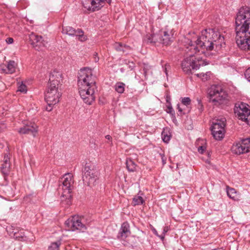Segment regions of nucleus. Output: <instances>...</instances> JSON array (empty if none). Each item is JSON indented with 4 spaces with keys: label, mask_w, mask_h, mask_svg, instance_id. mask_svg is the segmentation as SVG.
Returning a JSON list of instances; mask_svg holds the SVG:
<instances>
[{
    "label": "nucleus",
    "mask_w": 250,
    "mask_h": 250,
    "mask_svg": "<svg viewBox=\"0 0 250 250\" xmlns=\"http://www.w3.org/2000/svg\"><path fill=\"white\" fill-rule=\"evenodd\" d=\"M48 106L46 107V110L48 111H51L52 109V106L54 104H47Z\"/></svg>",
    "instance_id": "37"
},
{
    "label": "nucleus",
    "mask_w": 250,
    "mask_h": 250,
    "mask_svg": "<svg viewBox=\"0 0 250 250\" xmlns=\"http://www.w3.org/2000/svg\"><path fill=\"white\" fill-rule=\"evenodd\" d=\"M125 84L122 82H118L115 85V90L119 93L122 94L125 91Z\"/></svg>",
    "instance_id": "22"
},
{
    "label": "nucleus",
    "mask_w": 250,
    "mask_h": 250,
    "mask_svg": "<svg viewBox=\"0 0 250 250\" xmlns=\"http://www.w3.org/2000/svg\"><path fill=\"white\" fill-rule=\"evenodd\" d=\"M211 73L210 71L207 72L206 73H201L196 74V75L201 78L203 81H206L209 80L211 76Z\"/></svg>",
    "instance_id": "21"
},
{
    "label": "nucleus",
    "mask_w": 250,
    "mask_h": 250,
    "mask_svg": "<svg viewBox=\"0 0 250 250\" xmlns=\"http://www.w3.org/2000/svg\"><path fill=\"white\" fill-rule=\"evenodd\" d=\"M27 134H31L36 137L38 132V126L35 123L28 122L26 124Z\"/></svg>",
    "instance_id": "18"
},
{
    "label": "nucleus",
    "mask_w": 250,
    "mask_h": 250,
    "mask_svg": "<svg viewBox=\"0 0 250 250\" xmlns=\"http://www.w3.org/2000/svg\"><path fill=\"white\" fill-rule=\"evenodd\" d=\"M131 232L129 224L126 222L123 223L118 233V238L124 240L129 236Z\"/></svg>",
    "instance_id": "15"
},
{
    "label": "nucleus",
    "mask_w": 250,
    "mask_h": 250,
    "mask_svg": "<svg viewBox=\"0 0 250 250\" xmlns=\"http://www.w3.org/2000/svg\"><path fill=\"white\" fill-rule=\"evenodd\" d=\"M144 202V200L142 197L140 196H135L133 198L132 204L133 206H137L143 204Z\"/></svg>",
    "instance_id": "25"
},
{
    "label": "nucleus",
    "mask_w": 250,
    "mask_h": 250,
    "mask_svg": "<svg viewBox=\"0 0 250 250\" xmlns=\"http://www.w3.org/2000/svg\"><path fill=\"white\" fill-rule=\"evenodd\" d=\"M177 109H178V111L180 113V114L182 115L183 114L182 112L183 110L182 108L180 106L179 104H177Z\"/></svg>",
    "instance_id": "39"
},
{
    "label": "nucleus",
    "mask_w": 250,
    "mask_h": 250,
    "mask_svg": "<svg viewBox=\"0 0 250 250\" xmlns=\"http://www.w3.org/2000/svg\"><path fill=\"white\" fill-rule=\"evenodd\" d=\"M62 74L61 72L54 71L49 77V83L45 94V100L49 104H56L59 102L61 93L59 88L62 82Z\"/></svg>",
    "instance_id": "4"
},
{
    "label": "nucleus",
    "mask_w": 250,
    "mask_h": 250,
    "mask_svg": "<svg viewBox=\"0 0 250 250\" xmlns=\"http://www.w3.org/2000/svg\"><path fill=\"white\" fill-rule=\"evenodd\" d=\"M105 137L106 139L109 140L111 139V137L109 135H106Z\"/></svg>",
    "instance_id": "42"
},
{
    "label": "nucleus",
    "mask_w": 250,
    "mask_h": 250,
    "mask_svg": "<svg viewBox=\"0 0 250 250\" xmlns=\"http://www.w3.org/2000/svg\"><path fill=\"white\" fill-rule=\"evenodd\" d=\"M181 102L184 105L188 106L190 104L191 100L189 97H184L182 99Z\"/></svg>",
    "instance_id": "30"
},
{
    "label": "nucleus",
    "mask_w": 250,
    "mask_h": 250,
    "mask_svg": "<svg viewBox=\"0 0 250 250\" xmlns=\"http://www.w3.org/2000/svg\"><path fill=\"white\" fill-rule=\"evenodd\" d=\"M227 194L229 198L236 200L237 198V192L234 188H227Z\"/></svg>",
    "instance_id": "23"
},
{
    "label": "nucleus",
    "mask_w": 250,
    "mask_h": 250,
    "mask_svg": "<svg viewBox=\"0 0 250 250\" xmlns=\"http://www.w3.org/2000/svg\"><path fill=\"white\" fill-rule=\"evenodd\" d=\"M226 122V119L223 117L213 120L210 128L212 134L215 140H221L224 138Z\"/></svg>",
    "instance_id": "7"
},
{
    "label": "nucleus",
    "mask_w": 250,
    "mask_h": 250,
    "mask_svg": "<svg viewBox=\"0 0 250 250\" xmlns=\"http://www.w3.org/2000/svg\"><path fill=\"white\" fill-rule=\"evenodd\" d=\"M29 40L31 44L35 48L41 46H45L47 42L42 39V36H38L32 33L29 35Z\"/></svg>",
    "instance_id": "14"
},
{
    "label": "nucleus",
    "mask_w": 250,
    "mask_h": 250,
    "mask_svg": "<svg viewBox=\"0 0 250 250\" xmlns=\"http://www.w3.org/2000/svg\"><path fill=\"white\" fill-rule=\"evenodd\" d=\"M126 165L127 169L129 171H134L136 170V165L130 158H127L126 160Z\"/></svg>",
    "instance_id": "20"
},
{
    "label": "nucleus",
    "mask_w": 250,
    "mask_h": 250,
    "mask_svg": "<svg viewBox=\"0 0 250 250\" xmlns=\"http://www.w3.org/2000/svg\"><path fill=\"white\" fill-rule=\"evenodd\" d=\"M169 228L167 226H166L163 229V234L159 236L162 240H163L165 238V234L168 231Z\"/></svg>",
    "instance_id": "33"
},
{
    "label": "nucleus",
    "mask_w": 250,
    "mask_h": 250,
    "mask_svg": "<svg viewBox=\"0 0 250 250\" xmlns=\"http://www.w3.org/2000/svg\"><path fill=\"white\" fill-rule=\"evenodd\" d=\"M224 250L222 248H220V249H214V250Z\"/></svg>",
    "instance_id": "45"
},
{
    "label": "nucleus",
    "mask_w": 250,
    "mask_h": 250,
    "mask_svg": "<svg viewBox=\"0 0 250 250\" xmlns=\"http://www.w3.org/2000/svg\"><path fill=\"white\" fill-rule=\"evenodd\" d=\"M245 76L246 78L250 82V67L246 70Z\"/></svg>",
    "instance_id": "34"
},
{
    "label": "nucleus",
    "mask_w": 250,
    "mask_h": 250,
    "mask_svg": "<svg viewBox=\"0 0 250 250\" xmlns=\"http://www.w3.org/2000/svg\"><path fill=\"white\" fill-rule=\"evenodd\" d=\"M199 112L201 113L203 110V106L200 102H199Z\"/></svg>",
    "instance_id": "40"
},
{
    "label": "nucleus",
    "mask_w": 250,
    "mask_h": 250,
    "mask_svg": "<svg viewBox=\"0 0 250 250\" xmlns=\"http://www.w3.org/2000/svg\"><path fill=\"white\" fill-rule=\"evenodd\" d=\"M60 245V241L52 243L48 248L49 250H59V248Z\"/></svg>",
    "instance_id": "27"
},
{
    "label": "nucleus",
    "mask_w": 250,
    "mask_h": 250,
    "mask_svg": "<svg viewBox=\"0 0 250 250\" xmlns=\"http://www.w3.org/2000/svg\"><path fill=\"white\" fill-rule=\"evenodd\" d=\"M152 231H153V233H154L155 235H157V236H159V235H158V232H157V230H156L155 229H152Z\"/></svg>",
    "instance_id": "41"
},
{
    "label": "nucleus",
    "mask_w": 250,
    "mask_h": 250,
    "mask_svg": "<svg viewBox=\"0 0 250 250\" xmlns=\"http://www.w3.org/2000/svg\"><path fill=\"white\" fill-rule=\"evenodd\" d=\"M95 55V62H98L99 61V58H97V53H96V54L94 55Z\"/></svg>",
    "instance_id": "44"
},
{
    "label": "nucleus",
    "mask_w": 250,
    "mask_h": 250,
    "mask_svg": "<svg viewBox=\"0 0 250 250\" xmlns=\"http://www.w3.org/2000/svg\"><path fill=\"white\" fill-rule=\"evenodd\" d=\"M206 147L204 146H201L198 147V150L199 153L203 154L205 151Z\"/></svg>",
    "instance_id": "36"
},
{
    "label": "nucleus",
    "mask_w": 250,
    "mask_h": 250,
    "mask_svg": "<svg viewBox=\"0 0 250 250\" xmlns=\"http://www.w3.org/2000/svg\"><path fill=\"white\" fill-rule=\"evenodd\" d=\"M248 104L243 103H238L235 104L234 112L239 120L242 121L246 118L248 113H250Z\"/></svg>",
    "instance_id": "12"
},
{
    "label": "nucleus",
    "mask_w": 250,
    "mask_h": 250,
    "mask_svg": "<svg viewBox=\"0 0 250 250\" xmlns=\"http://www.w3.org/2000/svg\"><path fill=\"white\" fill-rule=\"evenodd\" d=\"M18 132L20 134H27L26 124L23 125V127H20L18 130Z\"/></svg>",
    "instance_id": "32"
},
{
    "label": "nucleus",
    "mask_w": 250,
    "mask_h": 250,
    "mask_svg": "<svg viewBox=\"0 0 250 250\" xmlns=\"http://www.w3.org/2000/svg\"><path fill=\"white\" fill-rule=\"evenodd\" d=\"M62 32L63 34H66L70 36H78V39L81 42L85 41L87 39L86 36L84 35L83 30L79 29L75 30L71 26L63 27Z\"/></svg>",
    "instance_id": "13"
},
{
    "label": "nucleus",
    "mask_w": 250,
    "mask_h": 250,
    "mask_svg": "<svg viewBox=\"0 0 250 250\" xmlns=\"http://www.w3.org/2000/svg\"><path fill=\"white\" fill-rule=\"evenodd\" d=\"M187 57L182 62L183 70L187 74L191 73V70H197L200 66L208 63L200 57H195L196 53L201 52L205 56L209 57L226 47L224 37L218 31L213 29H205L194 42L185 38Z\"/></svg>",
    "instance_id": "1"
},
{
    "label": "nucleus",
    "mask_w": 250,
    "mask_h": 250,
    "mask_svg": "<svg viewBox=\"0 0 250 250\" xmlns=\"http://www.w3.org/2000/svg\"><path fill=\"white\" fill-rule=\"evenodd\" d=\"M110 3L111 0H83V6L89 11L94 12L100 9L104 5L105 1Z\"/></svg>",
    "instance_id": "10"
},
{
    "label": "nucleus",
    "mask_w": 250,
    "mask_h": 250,
    "mask_svg": "<svg viewBox=\"0 0 250 250\" xmlns=\"http://www.w3.org/2000/svg\"><path fill=\"white\" fill-rule=\"evenodd\" d=\"M10 168V164L9 162V158L5 154L4 157L3 162L0 167V171L4 176L9 174Z\"/></svg>",
    "instance_id": "17"
},
{
    "label": "nucleus",
    "mask_w": 250,
    "mask_h": 250,
    "mask_svg": "<svg viewBox=\"0 0 250 250\" xmlns=\"http://www.w3.org/2000/svg\"><path fill=\"white\" fill-rule=\"evenodd\" d=\"M163 162L164 164L166 163V162H165V160H163Z\"/></svg>",
    "instance_id": "46"
},
{
    "label": "nucleus",
    "mask_w": 250,
    "mask_h": 250,
    "mask_svg": "<svg viewBox=\"0 0 250 250\" xmlns=\"http://www.w3.org/2000/svg\"><path fill=\"white\" fill-rule=\"evenodd\" d=\"M236 42L241 49L250 50V7H241L235 17Z\"/></svg>",
    "instance_id": "2"
},
{
    "label": "nucleus",
    "mask_w": 250,
    "mask_h": 250,
    "mask_svg": "<svg viewBox=\"0 0 250 250\" xmlns=\"http://www.w3.org/2000/svg\"><path fill=\"white\" fill-rule=\"evenodd\" d=\"M231 151L233 153L240 155L241 154L247 153L248 151L246 149H244L243 146L241 143L239 142L234 144L231 147Z\"/></svg>",
    "instance_id": "19"
},
{
    "label": "nucleus",
    "mask_w": 250,
    "mask_h": 250,
    "mask_svg": "<svg viewBox=\"0 0 250 250\" xmlns=\"http://www.w3.org/2000/svg\"><path fill=\"white\" fill-rule=\"evenodd\" d=\"M78 85L81 98L84 103L90 105L95 100V91L97 89L96 78L93 75L91 69L84 68L79 73Z\"/></svg>",
    "instance_id": "3"
},
{
    "label": "nucleus",
    "mask_w": 250,
    "mask_h": 250,
    "mask_svg": "<svg viewBox=\"0 0 250 250\" xmlns=\"http://www.w3.org/2000/svg\"><path fill=\"white\" fill-rule=\"evenodd\" d=\"M114 48L118 51L124 52L125 51V49L128 48L129 47L128 46H123L122 44L119 42H116L114 44Z\"/></svg>",
    "instance_id": "26"
},
{
    "label": "nucleus",
    "mask_w": 250,
    "mask_h": 250,
    "mask_svg": "<svg viewBox=\"0 0 250 250\" xmlns=\"http://www.w3.org/2000/svg\"><path fill=\"white\" fill-rule=\"evenodd\" d=\"M60 185V188H62V192L61 195V201L67 205L70 204L71 198V192L72 189V186L74 184L73 175L70 173L65 174L61 178Z\"/></svg>",
    "instance_id": "6"
},
{
    "label": "nucleus",
    "mask_w": 250,
    "mask_h": 250,
    "mask_svg": "<svg viewBox=\"0 0 250 250\" xmlns=\"http://www.w3.org/2000/svg\"><path fill=\"white\" fill-rule=\"evenodd\" d=\"M175 31L173 29L167 26L160 31V42L165 45H168L173 41Z\"/></svg>",
    "instance_id": "11"
},
{
    "label": "nucleus",
    "mask_w": 250,
    "mask_h": 250,
    "mask_svg": "<svg viewBox=\"0 0 250 250\" xmlns=\"http://www.w3.org/2000/svg\"><path fill=\"white\" fill-rule=\"evenodd\" d=\"M162 137L163 140L165 143H167L170 138V136L167 135L165 131H163L162 133Z\"/></svg>",
    "instance_id": "31"
},
{
    "label": "nucleus",
    "mask_w": 250,
    "mask_h": 250,
    "mask_svg": "<svg viewBox=\"0 0 250 250\" xmlns=\"http://www.w3.org/2000/svg\"><path fill=\"white\" fill-rule=\"evenodd\" d=\"M17 91L21 92L22 93H26L27 92V87L24 84H21L19 86Z\"/></svg>",
    "instance_id": "29"
},
{
    "label": "nucleus",
    "mask_w": 250,
    "mask_h": 250,
    "mask_svg": "<svg viewBox=\"0 0 250 250\" xmlns=\"http://www.w3.org/2000/svg\"><path fill=\"white\" fill-rule=\"evenodd\" d=\"M17 64L14 61H10L6 65H0V69L4 73L12 74L16 71Z\"/></svg>",
    "instance_id": "16"
},
{
    "label": "nucleus",
    "mask_w": 250,
    "mask_h": 250,
    "mask_svg": "<svg viewBox=\"0 0 250 250\" xmlns=\"http://www.w3.org/2000/svg\"><path fill=\"white\" fill-rule=\"evenodd\" d=\"M130 66L133 67V65H132V64H130Z\"/></svg>",
    "instance_id": "48"
},
{
    "label": "nucleus",
    "mask_w": 250,
    "mask_h": 250,
    "mask_svg": "<svg viewBox=\"0 0 250 250\" xmlns=\"http://www.w3.org/2000/svg\"><path fill=\"white\" fill-rule=\"evenodd\" d=\"M6 42L8 44L12 43L13 42V39L12 38H8L6 39Z\"/></svg>",
    "instance_id": "38"
},
{
    "label": "nucleus",
    "mask_w": 250,
    "mask_h": 250,
    "mask_svg": "<svg viewBox=\"0 0 250 250\" xmlns=\"http://www.w3.org/2000/svg\"><path fill=\"white\" fill-rule=\"evenodd\" d=\"M167 112L168 113H170V114L171 115H174V110L173 109L172 107H171V106L170 105H168L167 106Z\"/></svg>",
    "instance_id": "35"
},
{
    "label": "nucleus",
    "mask_w": 250,
    "mask_h": 250,
    "mask_svg": "<svg viewBox=\"0 0 250 250\" xmlns=\"http://www.w3.org/2000/svg\"><path fill=\"white\" fill-rule=\"evenodd\" d=\"M155 37V36L152 35L151 34L147 35L146 37L145 40L147 43L154 42H155L154 39Z\"/></svg>",
    "instance_id": "28"
},
{
    "label": "nucleus",
    "mask_w": 250,
    "mask_h": 250,
    "mask_svg": "<svg viewBox=\"0 0 250 250\" xmlns=\"http://www.w3.org/2000/svg\"><path fill=\"white\" fill-rule=\"evenodd\" d=\"M65 226L68 230L74 231L79 230L84 231L86 229V227L82 221V219L78 216L72 217L68 219L65 222Z\"/></svg>",
    "instance_id": "9"
},
{
    "label": "nucleus",
    "mask_w": 250,
    "mask_h": 250,
    "mask_svg": "<svg viewBox=\"0 0 250 250\" xmlns=\"http://www.w3.org/2000/svg\"><path fill=\"white\" fill-rule=\"evenodd\" d=\"M83 172V180L84 183L88 186L95 185L96 181L98 179V171L94 169L93 167L91 165L86 164Z\"/></svg>",
    "instance_id": "8"
},
{
    "label": "nucleus",
    "mask_w": 250,
    "mask_h": 250,
    "mask_svg": "<svg viewBox=\"0 0 250 250\" xmlns=\"http://www.w3.org/2000/svg\"><path fill=\"white\" fill-rule=\"evenodd\" d=\"M130 66L133 67V65H132V64H130Z\"/></svg>",
    "instance_id": "47"
},
{
    "label": "nucleus",
    "mask_w": 250,
    "mask_h": 250,
    "mask_svg": "<svg viewBox=\"0 0 250 250\" xmlns=\"http://www.w3.org/2000/svg\"><path fill=\"white\" fill-rule=\"evenodd\" d=\"M169 65H166L165 66V72L166 73V74L167 75V67H169Z\"/></svg>",
    "instance_id": "43"
},
{
    "label": "nucleus",
    "mask_w": 250,
    "mask_h": 250,
    "mask_svg": "<svg viewBox=\"0 0 250 250\" xmlns=\"http://www.w3.org/2000/svg\"><path fill=\"white\" fill-rule=\"evenodd\" d=\"M209 101L213 105L223 106L229 103L227 93L218 85H213L208 90Z\"/></svg>",
    "instance_id": "5"
},
{
    "label": "nucleus",
    "mask_w": 250,
    "mask_h": 250,
    "mask_svg": "<svg viewBox=\"0 0 250 250\" xmlns=\"http://www.w3.org/2000/svg\"><path fill=\"white\" fill-rule=\"evenodd\" d=\"M241 143L243 146L244 149H246L248 152L250 151V138H246L242 140Z\"/></svg>",
    "instance_id": "24"
}]
</instances>
